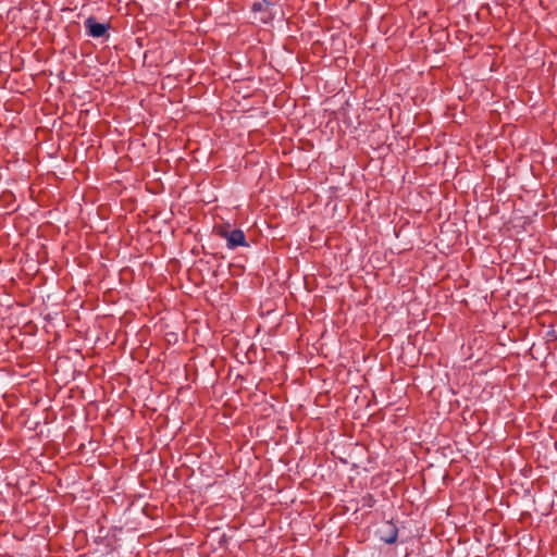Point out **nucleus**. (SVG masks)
I'll return each mask as SVG.
<instances>
[{
	"label": "nucleus",
	"instance_id": "nucleus-1",
	"mask_svg": "<svg viewBox=\"0 0 557 557\" xmlns=\"http://www.w3.org/2000/svg\"><path fill=\"white\" fill-rule=\"evenodd\" d=\"M213 234L224 238L228 249H235L239 246L248 247L245 233L239 228H233L228 223L214 225Z\"/></svg>",
	"mask_w": 557,
	"mask_h": 557
},
{
	"label": "nucleus",
	"instance_id": "nucleus-2",
	"mask_svg": "<svg viewBox=\"0 0 557 557\" xmlns=\"http://www.w3.org/2000/svg\"><path fill=\"white\" fill-rule=\"evenodd\" d=\"M84 25L88 36L94 38H100L108 35V30L110 28L109 23H99L95 16L87 17Z\"/></svg>",
	"mask_w": 557,
	"mask_h": 557
},
{
	"label": "nucleus",
	"instance_id": "nucleus-3",
	"mask_svg": "<svg viewBox=\"0 0 557 557\" xmlns=\"http://www.w3.org/2000/svg\"><path fill=\"white\" fill-rule=\"evenodd\" d=\"M380 540L386 544H394L398 537V528L392 521H385L379 530Z\"/></svg>",
	"mask_w": 557,
	"mask_h": 557
},
{
	"label": "nucleus",
	"instance_id": "nucleus-4",
	"mask_svg": "<svg viewBox=\"0 0 557 557\" xmlns=\"http://www.w3.org/2000/svg\"><path fill=\"white\" fill-rule=\"evenodd\" d=\"M363 506L372 507L375 503L374 497L371 494H367L362 497Z\"/></svg>",
	"mask_w": 557,
	"mask_h": 557
},
{
	"label": "nucleus",
	"instance_id": "nucleus-5",
	"mask_svg": "<svg viewBox=\"0 0 557 557\" xmlns=\"http://www.w3.org/2000/svg\"><path fill=\"white\" fill-rule=\"evenodd\" d=\"M261 9H262V3L261 2L253 4V10L255 11H258V10H261Z\"/></svg>",
	"mask_w": 557,
	"mask_h": 557
},
{
	"label": "nucleus",
	"instance_id": "nucleus-6",
	"mask_svg": "<svg viewBox=\"0 0 557 557\" xmlns=\"http://www.w3.org/2000/svg\"><path fill=\"white\" fill-rule=\"evenodd\" d=\"M263 1H264V4H265L267 8H269L270 5H273V3H271V2H269L267 0H263Z\"/></svg>",
	"mask_w": 557,
	"mask_h": 557
}]
</instances>
